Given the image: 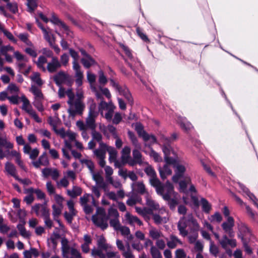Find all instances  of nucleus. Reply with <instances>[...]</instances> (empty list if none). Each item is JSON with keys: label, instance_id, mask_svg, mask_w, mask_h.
Wrapping results in <instances>:
<instances>
[{"label": "nucleus", "instance_id": "4468645a", "mask_svg": "<svg viewBox=\"0 0 258 258\" xmlns=\"http://www.w3.org/2000/svg\"><path fill=\"white\" fill-rule=\"evenodd\" d=\"M135 130L138 136L142 137L144 141L147 142L149 140V134L144 130V127L141 123L136 124Z\"/></svg>", "mask_w": 258, "mask_h": 258}, {"label": "nucleus", "instance_id": "9d476101", "mask_svg": "<svg viewBox=\"0 0 258 258\" xmlns=\"http://www.w3.org/2000/svg\"><path fill=\"white\" fill-rule=\"evenodd\" d=\"M120 95L124 96L127 103L132 106L134 104L133 97L129 91L128 89L126 86H123L118 91Z\"/></svg>", "mask_w": 258, "mask_h": 258}, {"label": "nucleus", "instance_id": "864d4df0", "mask_svg": "<svg viewBox=\"0 0 258 258\" xmlns=\"http://www.w3.org/2000/svg\"><path fill=\"white\" fill-rule=\"evenodd\" d=\"M43 99H36L33 102L34 106L39 111H42L44 110V108L41 102Z\"/></svg>", "mask_w": 258, "mask_h": 258}, {"label": "nucleus", "instance_id": "b1692460", "mask_svg": "<svg viewBox=\"0 0 258 258\" xmlns=\"http://www.w3.org/2000/svg\"><path fill=\"white\" fill-rule=\"evenodd\" d=\"M91 58L93 60L91 61L89 57H83L81 59V62L83 65L84 68L86 69L90 68L92 66L96 64L97 63L95 60L91 56Z\"/></svg>", "mask_w": 258, "mask_h": 258}, {"label": "nucleus", "instance_id": "20e7f679", "mask_svg": "<svg viewBox=\"0 0 258 258\" xmlns=\"http://www.w3.org/2000/svg\"><path fill=\"white\" fill-rule=\"evenodd\" d=\"M109 219V216H105L98 217L96 215L92 217V220L94 224L102 230L106 229L108 226L107 221Z\"/></svg>", "mask_w": 258, "mask_h": 258}, {"label": "nucleus", "instance_id": "473e14b6", "mask_svg": "<svg viewBox=\"0 0 258 258\" xmlns=\"http://www.w3.org/2000/svg\"><path fill=\"white\" fill-rule=\"evenodd\" d=\"M133 158L137 161L138 164L142 165L143 163L142 155L138 149H134L133 151Z\"/></svg>", "mask_w": 258, "mask_h": 258}, {"label": "nucleus", "instance_id": "c85d7f7f", "mask_svg": "<svg viewBox=\"0 0 258 258\" xmlns=\"http://www.w3.org/2000/svg\"><path fill=\"white\" fill-rule=\"evenodd\" d=\"M97 245L98 248L102 250H107L108 249V244L106 243V239L103 236H100L97 240Z\"/></svg>", "mask_w": 258, "mask_h": 258}, {"label": "nucleus", "instance_id": "f03ea898", "mask_svg": "<svg viewBox=\"0 0 258 258\" xmlns=\"http://www.w3.org/2000/svg\"><path fill=\"white\" fill-rule=\"evenodd\" d=\"M162 140L163 145L162 146V149L164 155V157L165 161L167 164L174 163L175 159L173 157H171L170 155L173 154V156H175L176 154L170 145V139L163 136L162 137Z\"/></svg>", "mask_w": 258, "mask_h": 258}, {"label": "nucleus", "instance_id": "ea45409f", "mask_svg": "<svg viewBox=\"0 0 258 258\" xmlns=\"http://www.w3.org/2000/svg\"><path fill=\"white\" fill-rule=\"evenodd\" d=\"M27 6L28 8V11L30 13L33 12L37 7L36 0H27Z\"/></svg>", "mask_w": 258, "mask_h": 258}, {"label": "nucleus", "instance_id": "8fccbe9b", "mask_svg": "<svg viewBox=\"0 0 258 258\" xmlns=\"http://www.w3.org/2000/svg\"><path fill=\"white\" fill-rule=\"evenodd\" d=\"M60 237L59 234L57 233L53 232L52 235L51 236L50 240H51L53 248H56L57 245L56 239H59Z\"/></svg>", "mask_w": 258, "mask_h": 258}, {"label": "nucleus", "instance_id": "ddd939ff", "mask_svg": "<svg viewBox=\"0 0 258 258\" xmlns=\"http://www.w3.org/2000/svg\"><path fill=\"white\" fill-rule=\"evenodd\" d=\"M67 79L68 76L63 71L59 72L53 77V80L57 86H60Z\"/></svg>", "mask_w": 258, "mask_h": 258}, {"label": "nucleus", "instance_id": "c9c22d12", "mask_svg": "<svg viewBox=\"0 0 258 258\" xmlns=\"http://www.w3.org/2000/svg\"><path fill=\"white\" fill-rule=\"evenodd\" d=\"M31 79L39 86H41L43 84V81L40 78V74L38 72L34 73L33 75L31 77Z\"/></svg>", "mask_w": 258, "mask_h": 258}, {"label": "nucleus", "instance_id": "5701e85b", "mask_svg": "<svg viewBox=\"0 0 258 258\" xmlns=\"http://www.w3.org/2000/svg\"><path fill=\"white\" fill-rule=\"evenodd\" d=\"M73 105L75 106V111L78 114L81 115L85 107V104L81 100H76Z\"/></svg>", "mask_w": 258, "mask_h": 258}, {"label": "nucleus", "instance_id": "6ab92c4d", "mask_svg": "<svg viewBox=\"0 0 258 258\" xmlns=\"http://www.w3.org/2000/svg\"><path fill=\"white\" fill-rule=\"evenodd\" d=\"M5 169L7 172L12 176L16 178L18 176L16 174V168L13 164L11 162H7L5 164Z\"/></svg>", "mask_w": 258, "mask_h": 258}, {"label": "nucleus", "instance_id": "2f4dec72", "mask_svg": "<svg viewBox=\"0 0 258 258\" xmlns=\"http://www.w3.org/2000/svg\"><path fill=\"white\" fill-rule=\"evenodd\" d=\"M93 179L99 187L101 188L105 187L106 184L103 181V178L99 173L94 174Z\"/></svg>", "mask_w": 258, "mask_h": 258}, {"label": "nucleus", "instance_id": "4be33fe9", "mask_svg": "<svg viewBox=\"0 0 258 258\" xmlns=\"http://www.w3.org/2000/svg\"><path fill=\"white\" fill-rule=\"evenodd\" d=\"M171 165H173V168H175V173H178L179 174L183 175L186 170L184 166L180 164L176 159H175L174 163H171Z\"/></svg>", "mask_w": 258, "mask_h": 258}, {"label": "nucleus", "instance_id": "c756f323", "mask_svg": "<svg viewBox=\"0 0 258 258\" xmlns=\"http://www.w3.org/2000/svg\"><path fill=\"white\" fill-rule=\"evenodd\" d=\"M82 194V189L78 186H74L72 190H68V194L73 198L80 196Z\"/></svg>", "mask_w": 258, "mask_h": 258}, {"label": "nucleus", "instance_id": "09e8293b", "mask_svg": "<svg viewBox=\"0 0 258 258\" xmlns=\"http://www.w3.org/2000/svg\"><path fill=\"white\" fill-rule=\"evenodd\" d=\"M92 136L93 140H96L99 143L100 142H102L101 141L102 139V136L101 134L100 133L96 131L95 129L94 130H92Z\"/></svg>", "mask_w": 258, "mask_h": 258}, {"label": "nucleus", "instance_id": "338daca9", "mask_svg": "<svg viewBox=\"0 0 258 258\" xmlns=\"http://www.w3.org/2000/svg\"><path fill=\"white\" fill-rule=\"evenodd\" d=\"M132 246L134 249L137 250L139 252L141 251L144 248L143 245L141 244L140 241L137 242L134 241L132 244Z\"/></svg>", "mask_w": 258, "mask_h": 258}, {"label": "nucleus", "instance_id": "680f3d73", "mask_svg": "<svg viewBox=\"0 0 258 258\" xmlns=\"http://www.w3.org/2000/svg\"><path fill=\"white\" fill-rule=\"evenodd\" d=\"M53 209L52 215L54 217V219L55 220V218H58L61 214V209L58 207H56L55 205H53L52 207Z\"/></svg>", "mask_w": 258, "mask_h": 258}, {"label": "nucleus", "instance_id": "aec40b11", "mask_svg": "<svg viewBox=\"0 0 258 258\" xmlns=\"http://www.w3.org/2000/svg\"><path fill=\"white\" fill-rule=\"evenodd\" d=\"M202 211L206 214H209L212 210V205L205 198H202L201 200Z\"/></svg>", "mask_w": 258, "mask_h": 258}, {"label": "nucleus", "instance_id": "a878e982", "mask_svg": "<svg viewBox=\"0 0 258 258\" xmlns=\"http://www.w3.org/2000/svg\"><path fill=\"white\" fill-rule=\"evenodd\" d=\"M107 151L109 153V161L110 162L115 161L116 160L117 152L114 148L109 146L107 149Z\"/></svg>", "mask_w": 258, "mask_h": 258}, {"label": "nucleus", "instance_id": "4d7b16f0", "mask_svg": "<svg viewBox=\"0 0 258 258\" xmlns=\"http://www.w3.org/2000/svg\"><path fill=\"white\" fill-rule=\"evenodd\" d=\"M120 46L123 50L126 55L131 59H132L133 56L130 48L127 46L124 45L123 44H120Z\"/></svg>", "mask_w": 258, "mask_h": 258}, {"label": "nucleus", "instance_id": "f3484780", "mask_svg": "<svg viewBox=\"0 0 258 258\" xmlns=\"http://www.w3.org/2000/svg\"><path fill=\"white\" fill-rule=\"evenodd\" d=\"M169 164H167V163L164 165L163 168L161 167L159 168V172L160 174V177L162 179L164 180L166 178V175H171L172 174V170L169 167L168 165Z\"/></svg>", "mask_w": 258, "mask_h": 258}, {"label": "nucleus", "instance_id": "f704fd0d", "mask_svg": "<svg viewBox=\"0 0 258 258\" xmlns=\"http://www.w3.org/2000/svg\"><path fill=\"white\" fill-rule=\"evenodd\" d=\"M135 190L141 195H144L146 192L144 184L142 182H138L135 184Z\"/></svg>", "mask_w": 258, "mask_h": 258}, {"label": "nucleus", "instance_id": "a18cd8bd", "mask_svg": "<svg viewBox=\"0 0 258 258\" xmlns=\"http://www.w3.org/2000/svg\"><path fill=\"white\" fill-rule=\"evenodd\" d=\"M147 205L150 208L149 209L158 210L159 208V205L156 204L153 200L148 199L146 201Z\"/></svg>", "mask_w": 258, "mask_h": 258}, {"label": "nucleus", "instance_id": "e433bc0d", "mask_svg": "<svg viewBox=\"0 0 258 258\" xmlns=\"http://www.w3.org/2000/svg\"><path fill=\"white\" fill-rule=\"evenodd\" d=\"M209 251L210 253L215 257H217L219 252L218 247L215 244L212 240L210 241Z\"/></svg>", "mask_w": 258, "mask_h": 258}, {"label": "nucleus", "instance_id": "393cba45", "mask_svg": "<svg viewBox=\"0 0 258 258\" xmlns=\"http://www.w3.org/2000/svg\"><path fill=\"white\" fill-rule=\"evenodd\" d=\"M30 91L33 93L36 99H43V95L41 90L35 85H32Z\"/></svg>", "mask_w": 258, "mask_h": 258}, {"label": "nucleus", "instance_id": "bf43d9fd", "mask_svg": "<svg viewBox=\"0 0 258 258\" xmlns=\"http://www.w3.org/2000/svg\"><path fill=\"white\" fill-rule=\"evenodd\" d=\"M4 35L11 41L14 43L17 42V39L15 38L13 34L9 31L4 29L3 31Z\"/></svg>", "mask_w": 258, "mask_h": 258}, {"label": "nucleus", "instance_id": "cd10ccee", "mask_svg": "<svg viewBox=\"0 0 258 258\" xmlns=\"http://www.w3.org/2000/svg\"><path fill=\"white\" fill-rule=\"evenodd\" d=\"M20 222H22V223H19L17 226V228L19 231L20 234L24 237H29V235L26 231V228L24 226V225L25 224V220H23Z\"/></svg>", "mask_w": 258, "mask_h": 258}, {"label": "nucleus", "instance_id": "c03bdc74", "mask_svg": "<svg viewBox=\"0 0 258 258\" xmlns=\"http://www.w3.org/2000/svg\"><path fill=\"white\" fill-rule=\"evenodd\" d=\"M241 241L246 253L248 255H251L252 253V250L248 245V242L246 239L245 238H242Z\"/></svg>", "mask_w": 258, "mask_h": 258}, {"label": "nucleus", "instance_id": "423d86ee", "mask_svg": "<svg viewBox=\"0 0 258 258\" xmlns=\"http://www.w3.org/2000/svg\"><path fill=\"white\" fill-rule=\"evenodd\" d=\"M22 101L23 102L22 109L30 114L37 122H41V120L36 113L32 108H27V107L30 105V102L25 96L22 97Z\"/></svg>", "mask_w": 258, "mask_h": 258}, {"label": "nucleus", "instance_id": "58836bf2", "mask_svg": "<svg viewBox=\"0 0 258 258\" xmlns=\"http://www.w3.org/2000/svg\"><path fill=\"white\" fill-rule=\"evenodd\" d=\"M66 94L69 98L67 103L70 106H72L74 104V100L75 98V95L73 92L72 89H69L66 91Z\"/></svg>", "mask_w": 258, "mask_h": 258}, {"label": "nucleus", "instance_id": "2eb2a0df", "mask_svg": "<svg viewBox=\"0 0 258 258\" xmlns=\"http://www.w3.org/2000/svg\"><path fill=\"white\" fill-rule=\"evenodd\" d=\"M99 145L100 149L95 150L94 153L99 158H105L106 151L108 146L103 142H100Z\"/></svg>", "mask_w": 258, "mask_h": 258}, {"label": "nucleus", "instance_id": "49530a36", "mask_svg": "<svg viewBox=\"0 0 258 258\" xmlns=\"http://www.w3.org/2000/svg\"><path fill=\"white\" fill-rule=\"evenodd\" d=\"M145 172L146 174L150 176L151 178L152 177H155L156 175V173L154 169V168L150 165H149L147 167H146L144 169Z\"/></svg>", "mask_w": 258, "mask_h": 258}, {"label": "nucleus", "instance_id": "f8f14e48", "mask_svg": "<svg viewBox=\"0 0 258 258\" xmlns=\"http://www.w3.org/2000/svg\"><path fill=\"white\" fill-rule=\"evenodd\" d=\"M238 229L239 232V234H238V237L240 238L241 240L242 238H244L245 236L250 232L247 225L242 222L238 224Z\"/></svg>", "mask_w": 258, "mask_h": 258}, {"label": "nucleus", "instance_id": "bb28decb", "mask_svg": "<svg viewBox=\"0 0 258 258\" xmlns=\"http://www.w3.org/2000/svg\"><path fill=\"white\" fill-rule=\"evenodd\" d=\"M47 62L46 58L43 55H40L38 58L37 61L36 62L37 67L41 69L43 72H45L46 70L45 68L44 67V64Z\"/></svg>", "mask_w": 258, "mask_h": 258}, {"label": "nucleus", "instance_id": "72a5a7b5", "mask_svg": "<svg viewBox=\"0 0 258 258\" xmlns=\"http://www.w3.org/2000/svg\"><path fill=\"white\" fill-rule=\"evenodd\" d=\"M127 135H128L129 139L131 141L133 145L134 146H135L136 147L140 148V145L139 144L138 140L135 134H134V133L132 131H131L129 130L127 132Z\"/></svg>", "mask_w": 258, "mask_h": 258}, {"label": "nucleus", "instance_id": "6e6552de", "mask_svg": "<svg viewBox=\"0 0 258 258\" xmlns=\"http://www.w3.org/2000/svg\"><path fill=\"white\" fill-rule=\"evenodd\" d=\"M61 63L57 57H52L51 61L47 63V70L50 73H53L61 67Z\"/></svg>", "mask_w": 258, "mask_h": 258}, {"label": "nucleus", "instance_id": "412c9836", "mask_svg": "<svg viewBox=\"0 0 258 258\" xmlns=\"http://www.w3.org/2000/svg\"><path fill=\"white\" fill-rule=\"evenodd\" d=\"M136 33L137 35L145 43H150V40L148 38V36L146 33H144V31L143 29L140 27H136Z\"/></svg>", "mask_w": 258, "mask_h": 258}, {"label": "nucleus", "instance_id": "13d9d810", "mask_svg": "<svg viewBox=\"0 0 258 258\" xmlns=\"http://www.w3.org/2000/svg\"><path fill=\"white\" fill-rule=\"evenodd\" d=\"M180 127L184 130L185 132H188L191 128L192 125L190 122H181L180 123Z\"/></svg>", "mask_w": 258, "mask_h": 258}, {"label": "nucleus", "instance_id": "69168bd1", "mask_svg": "<svg viewBox=\"0 0 258 258\" xmlns=\"http://www.w3.org/2000/svg\"><path fill=\"white\" fill-rule=\"evenodd\" d=\"M108 131L112 134L114 138H117L118 135L116 132V128L112 125H108L107 126Z\"/></svg>", "mask_w": 258, "mask_h": 258}, {"label": "nucleus", "instance_id": "6e6d98bb", "mask_svg": "<svg viewBox=\"0 0 258 258\" xmlns=\"http://www.w3.org/2000/svg\"><path fill=\"white\" fill-rule=\"evenodd\" d=\"M99 82L100 84L105 85L107 82V80L106 77L104 74V73L102 71H100L99 72Z\"/></svg>", "mask_w": 258, "mask_h": 258}, {"label": "nucleus", "instance_id": "3c124183", "mask_svg": "<svg viewBox=\"0 0 258 258\" xmlns=\"http://www.w3.org/2000/svg\"><path fill=\"white\" fill-rule=\"evenodd\" d=\"M7 6L13 14H16L18 11V6L16 3H8Z\"/></svg>", "mask_w": 258, "mask_h": 258}, {"label": "nucleus", "instance_id": "9b49d317", "mask_svg": "<svg viewBox=\"0 0 258 258\" xmlns=\"http://www.w3.org/2000/svg\"><path fill=\"white\" fill-rule=\"evenodd\" d=\"M187 226L185 217L180 218L177 223V229L179 231V234L183 237H185L188 234V231L186 229Z\"/></svg>", "mask_w": 258, "mask_h": 258}, {"label": "nucleus", "instance_id": "e2e57ef3", "mask_svg": "<svg viewBox=\"0 0 258 258\" xmlns=\"http://www.w3.org/2000/svg\"><path fill=\"white\" fill-rule=\"evenodd\" d=\"M127 220L128 221L130 224L132 225L134 223L137 222V219L138 218L136 216L131 215L129 213H127L125 215Z\"/></svg>", "mask_w": 258, "mask_h": 258}, {"label": "nucleus", "instance_id": "5fc2aeb1", "mask_svg": "<svg viewBox=\"0 0 258 258\" xmlns=\"http://www.w3.org/2000/svg\"><path fill=\"white\" fill-rule=\"evenodd\" d=\"M149 235L153 239H157L161 236L160 233L155 229L149 231Z\"/></svg>", "mask_w": 258, "mask_h": 258}, {"label": "nucleus", "instance_id": "7c9ffc66", "mask_svg": "<svg viewBox=\"0 0 258 258\" xmlns=\"http://www.w3.org/2000/svg\"><path fill=\"white\" fill-rule=\"evenodd\" d=\"M146 212L148 214L153 215V219L156 224H160L162 223V219L161 217L158 214H154L152 209H147L146 210Z\"/></svg>", "mask_w": 258, "mask_h": 258}, {"label": "nucleus", "instance_id": "37998d69", "mask_svg": "<svg viewBox=\"0 0 258 258\" xmlns=\"http://www.w3.org/2000/svg\"><path fill=\"white\" fill-rule=\"evenodd\" d=\"M75 77L76 78V84L78 87H80L83 84V72H77V73H75Z\"/></svg>", "mask_w": 258, "mask_h": 258}, {"label": "nucleus", "instance_id": "0e129e2a", "mask_svg": "<svg viewBox=\"0 0 258 258\" xmlns=\"http://www.w3.org/2000/svg\"><path fill=\"white\" fill-rule=\"evenodd\" d=\"M81 162L83 163L86 164L88 168L91 171H93L94 169V165L93 162L91 160H88L86 159L81 160Z\"/></svg>", "mask_w": 258, "mask_h": 258}, {"label": "nucleus", "instance_id": "f257e3e1", "mask_svg": "<svg viewBox=\"0 0 258 258\" xmlns=\"http://www.w3.org/2000/svg\"><path fill=\"white\" fill-rule=\"evenodd\" d=\"M166 186V190L160 196H162L164 201L167 202L170 210H174L178 203L177 200L174 197L171 198L175 194L174 186L173 184H170L168 183H167Z\"/></svg>", "mask_w": 258, "mask_h": 258}, {"label": "nucleus", "instance_id": "dca6fc26", "mask_svg": "<svg viewBox=\"0 0 258 258\" xmlns=\"http://www.w3.org/2000/svg\"><path fill=\"white\" fill-rule=\"evenodd\" d=\"M50 22L52 23L60 25L64 31L69 32L70 31L69 27L62 21H61L55 15L54 13H53L52 15L51 19H50Z\"/></svg>", "mask_w": 258, "mask_h": 258}, {"label": "nucleus", "instance_id": "774afa93", "mask_svg": "<svg viewBox=\"0 0 258 258\" xmlns=\"http://www.w3.org/2000/svg\"><path fill=\"white\" fill-rule=\"evenodd\" d=\"M175 255L177 258H185L186 254L182 249H178L175 251Z\"/></svg>", "mask_w": 258, "mask_h": 258}, {"label": "nucleus", "instance_id": "de8ad7c7", "mask_svg": "<svg viewBox=\"0 0 258 258\" xmlns=\"http://www.w3.org/2000/svg\"><path fill=\"white\" fill-rule=\"evenodd\" d=\"M110 108L109 104L104 100H102L99 104V110L101 115H103V110H108Z\"/></svg>", "mask_w": 258, "mask_h": 258}, {"label": "nucleus", "instance_id": "a19ab883", "mask_svg": "<svg viewBox=\"0 0 258 258\" xmlns=\"http://www.w3.org/2000/svg\"><path fill=\"white\" fill-rule=\"evenodd\" d=\"M152 258H162V254L159 249L154 246H152L150 249Z\"/></svg>", "mask_w": 258, "mask_h": 258}, {"label": "nucleus", "instance_id": "0eeeda50", "mask_svg": "<svg viewBox=\"0 0 258 258\" xmlns=\"http://www.w3.org/2000/svg\"><path fill=\"white\" fill-rule=\"evenodd\" d=\"M40 209L41 216L43 217V219L50 216L49 210L46 207L45 205L37 204L32 207V210L35 213L37 216L39 215Z\"/></svg>", "mask_w": 258, "mask_h": 258}, {"label": "nucleus", "instance_id": "7ed1b4c3", "mask_svg": "<svg viewBox=\"0 0 258 258\" xmlns=\"http://www.w3.org/2000/svg\"><path fill=\"white\" fill-rule=\"evenodd\" d=\"M150 183L152 186L155 187L157 194L160 196L166 190L167 183L172 184L169 180H167L164 184L162 183L157 177V175L151 178Z\"/></svg>", "mask_w": 258, "mask_h": 258}, {"label": "nucleus", "instance_id": "a211bd4d", "mask_svg": "<svg viewBox=\"0 0 258 258\" xmlns=\"http://www.w3.org/2000/svg\"><path fill=\"white\" fill-rule=\"evenodd\" d=\"M222 227L225 232L228 231H230L233 229L234 226V220L232 217H228L227 218V221L223 222L222 224Z\"/></svg>", "mask_w": 258, "mask_h": 258}, {"label": "nucleus", "instance_id": "4c0bfd02", "mask_svg": "<svg viewBox=\"0 0 258 258\" xmlns=\"http://www.w3.org/2000/svg\"><path fill=\"white\" fill-rule=\"evenodd\" d=\"M141 201V198L137 195L132 196L131 198L128 199L126 201V204L129 206H133L136 205L137 202Z\"/></svg>", "mask_w": 258, "mask_h": 258}, {"label": "nucleus", "instance_id": "39448f33", "mask_svg": "<svg viewBox=\"0 0 258 258\" xmlns=\"http://www.w3.org/2000/svg\"><path fill=\"white\" fill-rule=\"evenodd\" d=\"M95 106L91 105L89 109V115L86 119V123L87 127L92 130H94L96 128V125L95 124V118L97 116V113L95 111Z\"/></svg>", "mask_w": 258, "mask_h": 258}, {"label": "nucleus", "instance_id": "1a4fd4ad", "mask_svg": "<svg viewBox=\"0 0 258 258\" xmlns=\"http://www.w3.org/2000/svg\"><path fill=\"white\" fill-rule=\"evenodd\" d=\"M219 243L224 249H226L228 245H230L232 248L235 247L237 245L236 239H229L226 235L223 236L222 238L219 240Z\"/></svg>", "mask_w": 258, "mask_h": 258}, {"label": "nucleus", "instance_id": "052dcab7", "mask_svg": "<svg viewBox=\"0 0 258 258\" xmlns=\"http://www.w3.org/2000/svg\"><path fill=\"white\" fill-rule=\"evenodd\" d=\"M76 215L75 212L69 213L67 212H65L64 213V217L67 222L71 224L72 223L73 220V216Z\"/></svg>", "mask_w": 258, "mask_h": 258}, {"label": "nucleus", "instance_id": "79ce46f5", "mask_svg": "<svg viewBox=\"0 0 258 258\" xmlns=\"http://www.w3.org/2000/svg\"><path fill=\"white\" fill-rule=\"evenodd\" d=\"M109 224L110 226L113 227L115 230H118L121 226L118 218L110 219Z\"/></svg>", "mask_w": 258, "mask_h": 258}, {"label": "nucleus", "instance_id": "603ef678", "mask_svg": "<svg viewBox=\"0 0 258 258\" xmlns=\"http://www.w3.org/2000/svg\"><path fill=\"white\" fill-rule=\"evenodd\" d=\"M42 163V165L48 166L49 165V160L46 152H44L39 158Z\"/></svg>", "mask_w": 258, "mask_h": 258}]
</instances>
